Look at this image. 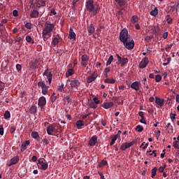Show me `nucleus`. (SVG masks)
Returning a JSON list of instances; mask_svg holds the SVG:
<instances>
[{"instance_id": "obj_11", "label": "nucleus", "mask_w": 179, "mask_h": 179, "mask_svg": "<svg viewBox=\"0 0 179 179\" xmlns=\"http://www.w3.org/2000/svg\"><path fill=\"white\" fill-rule=\"evenodd\" d=\"M70 85L71 89H73L74 87H76V89H78V87L80 86V83L79 82V80L73 79L71 81Z\"/></svg>"}, {"instance_id": "obj_24", "label": "nucleus", "mask_w": 179, "mask_h": 179, "mask_svg": "<svg viewBox=\"0 0 179 179\" xmlns=\"http://www.w3.org/2000/svg\"><path fill=\"white\" fill-rule=\"evenodd\" d=\"M40 13H38V10H34L30 14V17L33 19L38 17V15Z\"/></svg>"}, {"instance_id": "obj_13", "label": "nucleus", "mask_w": 179, "mask_h": 179, "mask_svg": "<svg viewBox=\"0 0 179 179\" xmlns=\"http://www.w3.org/2000/svg\"><path fill=\"white\" fill-rule=\"evenodd\" d=\"M97 78V73L94 72L91 76H89L87 79V83H92V82H94Z\"/></svg>"}, {"instance_id": "obj_42", "label": "nucleus", "mask_w": 179, "mask_h": 179, "mask_svg": "<svg viewBox=\"0 0 179 179\" xmlns=\"http://www.w3.org/2000/svg\"><path fill=\"white\" fill-rule=\"evenodd\" d=\"M97 104L99 103H96L95 102H93V101L90 102V106L91 108L96 109V108L97 107Z\"/></svg>"}, {"instance_id": "obj_39", "label": "nucleus", "mask_w": 179, "mask_h": 179, "mask_svg": "<svg viewBox=\"0 0 179 179\" xmlns=\"http://www.w3.org/2000/svg\"><path fill=\"white\" fill-rule=\"evenodd\" d=\"M105 83H111V84H114L115 83V80H114V78H107L105 80Z\"/></svg>"}, {"instance_id": "obj_36", "label": "nucleus", "mask_w": 179, "mask_h": 179, "mask_svg": "<svg viewBox=\"0 0 179 179\" xmlns=\"http://www.w3.org/2000/svg\"><path fill=\"white\" fill-rule=\"evenodd\" d=\"M3 117L5 120H8V118H10V112H9L8 110H6L3 114Z\"/></svg>"}, {"instance_id": "obj_51", "label": "nucleus", "mask_w": 179, "mask_h": 179, "mask_svg": "<svg viewBox=\"0 0 179 179\" xmlns=\"http://www.w3.org/2000/svg\"><path fill=\"white\" fill-rule=\"evenodd\" d=\"M171 61V57L167 58L166 62L163 63L164 66H167V65L170 64Z\"/></svg>"}, {"instance_id": "obj_41", "label": "nucleus", "mask_w": 179, "mask_h": 179, "mask_svg": "<svg viewBox=\"0 0 179 179\" xmlns=\"http://www.w3.org/2000/svg\"><path fill=\"white\" fill-rule=\"evenodd\" d=\"M65 100L67 101V103H71V101H72V98H71V95H66L64 99V101Z\"/></svg>"}, {"instance_id": "obj_57", "label": "nucleus", "mask_w": 179, "mask_h": 179, "mask_svg": "<svg viewBox=\"0 0 179 179\" xmlns=\"http://www.w3.org/2000/svg\"><path fill=\"white\" fill-rule=\"evenodd\" d=\"M0 135H3V125H0Z\"/></svg>"}, {"instance_id": "obj_38", "label": "nucleus", "mask_w": 179, "mask_h": 179, "mask_svg": "<svg viewBox=\"0 0 179 179\" xmlns=\"http://www.w3.org/2000/svg\"><path fill=\"white\" fill-rule=\"evenodd\" d=\"M50 87L48 86H45V87L42 88V94H47V93H48V89Z\"/></svg>"}, {"instance_id": "obj_64", "label": "nucleus", "mask_w": 179, "mask_h": 179, "mask_svg": "<svg viewBox=\"0 0 179 179\" xmlns=\"http://www.w3.org/2000/svg\"><path fill=\"white\" fill-rule=\"evenodd\" d=\"M57 100V96H51V102L54 103Z\"/></svg>"}, {"instance_id": "obj_2", "label": "nucleus", "mask_w": 179, "mask_h": 179, "mask_svg": "<svg viewBox=\"0 0 179 179\" xmlns=\"http://www.w3.org/2000/svg\"><path fill=\"white\" fill-rule=\"evenodd\" d=\"M54 24H51L50 21H46L44 27L43 29L42 36L45 41H47L51 36H52V31L54 30L55 27Z\"/></svg>"}, {"instance_id": "obj_55", "label": "nucleus", "mask_w": 179, "mask_h": 179, "mask_svg": "<svg viewBox=\"0 0 179 179\" xmlns=\"http://www.w3.org/2000/svg\"><path fill=\"white\" fill-rule=\"evenodd\" d=\"M13 15L15 16V17L19 16V13H18V11H17V10H14L13 11Z\"/></svg>"}, {"instance_id": "obj_58", "label": "nucleus", "mask_w": 179, "mask_h": 179, "mask_svg": "<svg viewBox=\"0 0 179 179\" xmlns=\"http://www.w3.org/2000/svg\"><path fill=\"white\" fill-rule=\"evenodd\" d=\"M15 131H16V127H11L10 129V134H14V133H15Z\"/></svg>"}, {"instance_id": "obj_8", "label": "nucleus", "mask_w": 179, "mask_h": 179, "mask_svg": "<svg viewBox=\"0 0 179 179\" xmlns=\"http://www.w3.org/2000/svg\"><path fill=\"white\" fill-rule=\"evenodd\" d=\"M41 6H45V1L36 0L35 1V9H40Z\"/></svg>"}, {"instance_id": "obj_43", "label": "nucleus", "mask_w": 179, "mask_h": 179, "mask_svg": "<svg viewBox=\"0 0 179 179\" xmlns=\"http://www.w3.org/2000/svg\"><path fill=\"white\" fill-rule=\"evenodd\" d=\"M110 138H111V141H110V146H113V145H114V143H115V141L117 140V138H115L114 136H111Z\"/></svg>"}, {"instance_id": "obj_61", "label": "nucleus", "mask_w": 179, "mask_h": 179, "mask_svg": "<svg viewBox=\"0 0 179 179\" xmlns=\"http://www.w3.org/2000/svg\"><path fill=\"white\" fill-rule=\"evenodd\" d=\"M164 169H166V165L164 166V167L160 166L158 170L159 173H163V171H164Z\"/></svg>"}, {"instance_id": "obj_53", "label": "nucleus", "mask_w": 179, "mask_h": 179, "mask_svg": "<svg viewBox=\"0 0 179 179\" xmlns=\"http://www.w3.org/2000/svg\"><path fill=\"white\" fill-rule=\"evenodd\" d=\"M22 40H23V38H22V37H20V36H17L15 38V43H20L22 41Z\"/></svg>"}, {"instance_id": "obj_49", "label": "nucleus", "mask_w": 179, "mask_h": 179, "mask_svg": "<svg viewBox=\"0 0 179 179\" xmlns=\"http://www.w3.org/2000/svg\"><path fill=\"white\" fill-rule=\"evenodd\" d=\"M160 80H162V76L160 75H157L155 76V82H157V83H159V82H160Z\"/></svg>"}, {"instance_id": "obj_9", "label": "nucleus", "mask_w": 179, "mask_h": 179, "mask_svg": "<svg viewBox=\"0 0 179 179\" xmlns=\"http://www.w3.org/2000/svg\"><path fill=\"white\" fill-rule=\"evenodd\" d=\"M38 164L41 166V170L45 171L48 169V162H46L44 159H43V161L38 160Z\"/></svg>"}, {"instance_id": "obj_1", "label": "nucleus", "mask_w": 179, "mask_h": 179, "mask_svg": "<svg viewBox=\"0 0 179 179\" xmlns=\"http://www.w3.org/2000/svg\"><path fill=\"white\" fill-rule=\"evenodd\" d=\"M85 8L92 16H96L100 12V5L97 2L94 3L93 0H87L85 3Z\"/></svg>"}, {"instance_id": "obj_40", "label": "nucleus", "mask_w": 179, "mask_h": 179, "mask_svg": "<svg viewBox=\"0 0 179 179\" xmlns=\"http://www.w3.org/2000/svg\"><path fill=\"white\" fill-rule=\"evenodd\" d=\"M173 148H175V149H179V141H175L173 143Z\"/></svg>"}, {"instance_id": "obj_23", "label": "nucleus", "mask_w": 179, "mask_h": 179, "mask_svg": "<svg viewBox=\"0 0 179 179\" xmlns=\"http://www.w3.org/2000/svg\"><path fill=\"white\" fill-rule=\"evenodd\" d=\"M31 136L34 138V139H36L38 142H40V135H38V132L32 131Z\"/></svg>"}, {"instance_id": "obj_54", "label": "nucleus", "mask_w": 179, "mask_h": 179, "mask_svg": "<svg viewBox=\"0 0 179 179\" xmlns=\"http://www.w3.org/2000/svg\"><path fill=\"white\" fill-rule=\"evenodd\" d=\"M16 69L17 72H20V71H22V65L19 64H16Z\"/></svg>"}, {"instance_id": "obj_29", "label": "nucleus", "mask_w": 179, "mask_h": 179, "mask_svg": "<svg viewBox=\"0 0 179 179\" xmlns=\"http://www.w3.org/2000/svg\"><path fill=\"white\" fill-rule=\"evenodd\" d=\"M26 41L27 43H30L31 44H34V40H33V38H31V36L29 35L26 36Z\"/></svg>"}, {"instance_id": "obj_25", "label": "nucleus", "mask_w": 179, "mask_h": 179, "mask_svg": "<svg viewBox=\"0 0 179 179\" xmlns=\"http://www.w3.org/2000/svg\"><path fill=\"white\" fill-rule=\"evenodd\" d=\"M29 113H30V114H36V113H37V107L36 106H31L29 110Z\"/></svg>"}, {"instance_id": "obj_15", "label": "nucleus", "mask_w": 179, "mask_h": 179, "mask_svg": "<svg viewBox=\"0 0 179 179\" xmlns=\"http://www.w3.org/2000/svg\"><path fill=\"white\" fill-rule=\"evenodd\" d=\"M96 142H97V136L94 135V136H93L90 138L88 145H89L90 146H94V145H96Z\"/></svg>"}, {"instance_id": "obj_17", "label": "nucleus", "mask_w": 179, "mask_h": 179, "mask_svg": "<svg viewBox=\"0 0 179 179\" xmlns=\"http://www.w3.org/2000/svg\"><path fill=\"white\" fill-rule=\"evenodd\" d=\"M101 106L107 110L114 107V102H105L101 105Z\"/></svg>"}, {"instance_id": "obj_4", "label": "nucleus", "mask_w": 179, "mask_h": 179, "mask_svg": "<svg viewBox=\"0 0 179 179\" xmlns=\"http://www.w3.org/2000/svg\"><path fill=\"white\" fill-rule=\"evenodd\" d=\"M123 44L127 50H133L134 47H135V42L134 40H127L125 43H123Z\"/></svg>"}, {"instance_id": "obj_60", "label": "nucleus", "mask_w": 179, "mask_h": 179, "mask_svg": "<svg viewBox=\"0 0 179 179\" xmlns=\"http://www.w3.org/2000/svg\"><path fill=\"white\" fill-rule=\"evenodd\" d=\"M94 103H95L96 104H100V100H97V97H94L93 99Z\"/></svg>"}, {"instance_id": "obj_33", "label": "nucleus", "mask_w": 179, "mask_h": 179, "mask_svg": "<svg viewBox=\"0 0 179 179\" xmlns=\"http://www.w3.org/2000/svg\"><path fill=\"white\" fill-rule=\"evenodd\" d=\"M119 6H124L126 3L125 0H115Z\"/></svg>"}, {"instance_id": "obj_32", "label": "nucleus", "mask_w": 179, "mask_h": 179, "mask_svg": "<svg viewBox=\"0 0 179 179\" xmlns=\"http://www.w3.org/2000/svg\"><path fill=\"white\" fill-rule=\"evenodd\" d=\"M116 57L117 58V62H116L117 65H120L122 62V57L118 54H116Z\"/></svg>"}, {"instance_id": "obj_46", "label": "nucleus", "mask_w": 179, "mask_h": 179, "mask_svg": "<svg viewBox=\"0 0 179 179\" xmlns=\"http://www.w3.org/2000/svg\"><path fill=\"white\" fill-rule=\"evenodd\" d=\"M24 26L26 29H31L33 28V24H31V22H27Z\"/></svg>"}, {"instance_id": "obj_21", "label": "nucleus", "mask_w": 179, "mask_h": 179, "mask_svg": "<svg viewBox=\"0 0 179 179\" xmlns=\"http://www.w3.org/2000/svg\"><path fill=\"white\" fill-rule=\"evenodd\" d=\"M30 145V141H26L24 143H22L21 145L20 151L22 152H24L27 149V146Z\"/></svg>"}, {"instance_id": "obj_48", "label": "nucleus", "mask_w": 179, "mask_h": 179, "mask_svg": "<svg viewBox=\"0 0 179 179\" xmlns=\"http://www.w3.org/2000/svg\"><path fill=\"white\" fill-rule=\"evenodd\" d=\"M108 164V162L106 160H102L99 164V167H103V166H107Z\"/></svg>"}, {"instance_id": "obj_31", "label": "nucleus", "mask_w": 179, "mask_h": 179, "mask_svg": "<svg viewBox=\"0 0 179 179\" xmlns=\"http://www.w3.org/2000/svg\"><path fill=\"white\" fill-rule=\"evenodd\" d=\"M152 175L151 177L152 178H155V177H156V174L157 173V168L155 167L152 169Z\"/></svg>"}, {"instance_id": "obj_22", "label": "nucleus", "mask_w": 179, "mask_h": 179, "mask_svg": "<svg viewBox=\"0 0 179 179\" xmlns=\"http://www.w3.org/2000/svg\"><path fill=\"white\" fill-rule=\"evenodd\" d=\"M155 103H156V104L159 106V107H163V106L164 104V99H160V98L156 96L155 97Z\"/></svg>"}, {"instance_id": "obj_18", "label": "nucleus", "mask_w": 179, "mask_h": 179, "mask_svg": "<svg viewBox=\"0 0 179 179\" xmlns=\"http://www.w3.org/2000/svg\"><path fill=\"white\" fill-rule=\"evenodd\" d=\"M87 29L90 34H94L96 29H94V26L93 25V24H88Z\"/></svg>"}, {"instance_id": "obj_10", "label": "nucleus", "mask_w": 179, "mask_h": 179, "mask_svg": "<svg viewBox=\"0 0 179 179\" xmlns=\"http://www.w3.org/2000/svg\"><path fill=\"white\" fill-rule=\"evenodd\" d=\"M45 104H47V100L45 99V97L41 96L38 99V106H39V107L43 108V107L45 106Z\"/></svg>"}, {"instance_id": "obj_12", "label": "nucleus", "mask_w": 179, "mask_h": 179, "mask_svg": "<svg viewBox=\"0 0 179 179\" xmlns=\"http://www.w3.org/2000/svg\"><path fill=\"white\" fill-rule=\"evenodd\" d=\"M141 87V83L139 81H135L130 85V87L138 92L139 90V87Z\"/></svg>"}, {"instance_id": "obj_62", "label": "nucleus", "mask_w": 179, "mask_h": 179, "mask_svg": "<svg viewBox=\"0 0 179 179\" xmlns=\"http://www.w3.org/2000/svg\"><path fill=\"white\" fill-rule=\"evenodd\" d=\"M167 37H169V32H165L163 34V38H164V40H166V38H167Z\"/></svg>"}, {"instance_id": "obj_47", "label": "nucleus", "mask_w": 179, "mask_h": 179, "mask_svg": "<svg viewBox=\"0 0 179 179\" xmlns=\"http://www.w3.org/2000/svg\"><path fill=\"white\" fill-rule=\"evenodd\" d=\"M177 116V114L171 113L170 114L171 120L172 122H174V120H176V117Z\"/></svg>"}, {"instance_id": "obj_56", "label": "nucleus", "mask_w": 179, "mask_h": 179, "mask_svg": "<svg viewBox=\"0 0 179 179\" xmlns=\"http://www.w3.org/2000/svg\"><path fill=\"white\" fill-rule=\"evenodd\" d=\"M172 47H173V43L168 45L167 47L165 48L166 51H170V50H171Z\"/></svg>"}, {"instance_id": "obj_44", "label": "nucleus", "mask_w": 179, "mask_h": 179, "mask_svg": "<svg viewBox=\"0 0 179 179\" xmlns=\"http://www.w3.org/2000/svg\"><path fill=\"white\" fill-rule=\"evenodd\" d=\"M136 131H137V132H142V131H143V128L141 125H137L136 127Z\"/></svg>"}, {"instance_id": "obj_45", "label": "nucleus", "mask_w": 179, "mask_h": 179, "mask_svg": "<svg viewBox=\"0 0 179 179\" xmlns=\"http://www.w3.org/2000/svg\"><path fill=\"white\" fill-rule=\"evenodd\" d=\"M38 87H41V89H43V87H45L46 85H45V83H44V82L43 81H39L38 83Z\"/></svg>"}, {"instance_id": "obj_3", "label": "nucleus", "mask_w": 179, "mask_h": 179, "mask_svg": "<svg viewBox=\"0 0 179 179\" xmlns=\"http://www.w3.org/2000/svg\"><path fill=\"white\" fill-rule=\"evenodd\" d=\"M119 38L122 43H125L126 41H127L129 38V35L128 34V30L125 29H122L120 33Z\"/></svg>"}, {"instance_id": "obj_35", "label": "nucleus", "mask_w": 179, "mask_h": 179, "mask_svg": "<svg viewBox=\"0 0 179 179\" xmlns=\"http://www.w3.org/2000/svg\"><path fill=\"white\" fill-rule=\"evenodd\" d=\"M128 64V58L124 57L122 59L121 66H124Z\"/></svg>"}, {"instance_id": "obj_30", "label": "nucleus", "mask_w": 179, "mask_h": 179, "mask_svg": "<svg viewBox=\"0 0 179 179\" xmlns=\"http://www.w3.org/2000/svg\"><path fill=\"white\" fill-rule=\"evenodd\" d=\"M74 73L73 69H69L66 73V78H69V76H72V74Z\"/></svg>"}, {"instance_id": "obj_27", "label": "nucleus", "mask_w": 179, "mask_h": 179, "mask_svg": "<svg viewBox=\"0 0 179 179\" xmlns=\"http://www.w3.org/2000/svg\"><path fill=\"white\" fill-rule=\"evenodd\" d=\"M150 14L151 16H157L159 14V10L157 9V7H155L154 10H151Z\"/></svg>"}, {"instance_id": "obj_16", "label": "nucleus", "mask_w": 179, "mask_h": 179, "mask_svg": "<svg viewBox=\"0 0 179 179\" xmlns=\"http://www.w3.org/2000/svg\"><path fill=\"white\" fill-rule=\"evenodd\" d=\"M59 38H61V36L57 34L56 37L52 39V45H53V47H55V45H58V44L59 43Z\"/></svg>"}, {"instance_id": "obj_28", "label": "nucleus", "mask_w": 179, "mask_h": 179, "mask_svg": "<svg viewBox=\"0 0 179 179\" xmlns=\"http://www.w3.org/2000/svg\"><path fill=\"white\" fill-rule=\"evenodd\" d=\"M46 77L48 79V82L49 83V85H51V82H52V73H51V72H49Z\"/></svg>"}, {"instance_id": "obj_20", "label": "nucleus", "mask_w": 179, "mask_h": 179, "mask_svg": "<svg viewBox=\"0 0 179 179\" xmlns=\"http://www.w3.org/2000/svg\"><path fill=\"white\" fill-rule=\"evenodd\" d=\"M19 162V157L15 156L13 158H12L8 164V167H10V166H13L14 164H16Z\"/></svg>"}, {"instance_id": "obj_37", "label": "nucleus", "mask_w": 179, "mask_h": 179, "mask_svg": "<svg viewBox=\"0 0 179 179\" xmlns=\"http://www.w3.org/2000/svg\"><path fill=\"white\" fill-rule=\"evenodd\" d=\"M131 22L133 24H135L136 22H138V16L136 15H133L131 18Z\"/></svg>"}, {"instance_id": "obj_34", "label": "nucleus", "mask_w": 179, "mask_h": 179, "mask_svg": "<svg viewBox=\"0 0 179 179\" xmlns=\"http://www.w3.org/2000/svg\"><path fill=\"white\" fill-rule=\"evenodd\" d=\"M113 59L114 57L113 55H110L106 62V66H108V65H111V62H113Z\"/></svg>"}, {"instance_id": "obj_6", "label": "nucleus", "mask_w": 179, "mask_h": 179, "mask_svg": "<svg viewBox=\"0 0 179 179\" xmlns=\"http://www.w3.org/2000/svg\"><path fill=\"white\" fill-rule=\"evenodd\" d=\"M148 64H149V58L145 57L139 64V68L141 69H143L148 66Z\"/></svg>"}, {"instance_id": "obj_7", "label": "nucleus", "mask_w": 179, "mask_h": 179, "mask_svg": "<svg viewBox=\"0 0 179 179\" xmlns=\"http://www.w3.org/2000/svg\"><path fill=\"white\" fill-rule=\"evenodd\" d=\"M89 62V56L87 55H83L81 57V66L86 68L87 66V62Z\"/></svg>"}, {"instance_id": "obj_19", "label": "nucleus", "mask_w": 179, "mask_h": 179, "mask_svg": "<svg viewBox=\"0 0 179 179\" xmlns=\"http://www.w3.org/2000/svg\"><path fill=\"white\" fill-rule=\"evenodd\" d=\"M46 131L48 135H52V132L55 131V127H54V124H50L47 127Z\"/></svg>"}, {"instance_id": "obj_50", "label": "nucleus", "mask_w": 179, "mask_h": 179, "mask_svg": "<svg viewBox=\"0 0 179 179\" xmlns=\"http://www.w3.org/2000/svg\"><path fill=\"white\" fill-rule=\"evenodd\" d=\"M121 134H122V131H121V130H119L117 131V134L116 135H113V136L117 139V138H120V136H121Z\"/></svg>"}, {"instance_id": "obj_26", "label": "nucleus", "mask_w": 179, "mask_h": 179, "mask_svg": "<svg viewBox=\"0 0 179 179\" xmlns=\"http://www.w3.org/2000/svg\"><path fill=\"white\" fill-rule=\"evenodd\" d=\"M76 124L78 129H80V128H82V127H83V125H85V122H83V120H78L76 122Z\"/></svg>"}, {"instance_id": "obj_5", "label": "nucleus", "mask_w": 179, "mask_h": 179, "mask_svg": "<svg viewBox=\"0 0 179 179\" xmlns=\"http://www.w3.org/2000/svg\"><path fill=\"white\" fill-rule=\"evenodd\" d=\"M134 145H135V141H132L130 143H123L120 146V150H127V149H129V148H131V146H134Z\"/></svg>"}, {"instance_id": "obj_14", "label": "nucleus", "mask_w": 179, "mask_h": 179, "mask_svg": "<svg viewBox=\"0 0 179 179\" xmlns=\"http://www.w3.org/2000/svg\"><path fill=\"white\" fill-rule=\"evenodd\" d=\"M68 38H69V40H76V34L73 31V29L72 28L70 29Z\"/></svg>"}, {"instance_id": "obj_63", "label": "nucleus", "mask_w": 179, "mask_h": 179, "mask_svg": "<svg viewBox=\"0 0 179 179\" xmlns=\"http://www.w3.org/2000/svg\"><path fill=\"white\" fill-rule=\"evenodd\" d=\"M64 87H65V85L64 84H62L58 88V90H59V92H62V89H64Z\"/></svg>"}, {"instance_id": "obj_59", "label": "nucleus", "mask_w": 179, "mask_h": 179, "mask_svg": "<svg viewBox=\"0 0 179 179\" xmlns=\"http://www.w3.org/2000/svg\"><path fill=\"white\" fill-rule=\"evenodd\" d=\"M140 122H141V124H145V125H146V124H148V123L146 122V120H145V117H141V120H140Z\"/></svg>"}, {"instance_id": "obj_52", "label": "nucleus", "mask_w": 179, "mask_h": 179, "mask_svg": "<svg viewBox=\"0 0 179 179\" xmlns=\"http://www.w3.org/2000/svg\"><path fill=\"white\" fill-rule=\"evenodd\" d=\"M50 16H54L57 15V11H55V9L52 8L50 13Z\"/></svg>"}]
</instances>
